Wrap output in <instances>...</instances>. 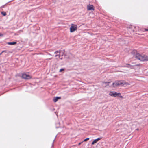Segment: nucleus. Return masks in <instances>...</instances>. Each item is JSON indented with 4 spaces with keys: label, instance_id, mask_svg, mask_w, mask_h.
Returning <instances> with one entry per match:
<instances>
[{
    "label": "nucleus",
    "instance_id": "obj_1",
    "mask_svg": "<svg viewBox=\"0 0 148 148\" xmlns=\"http://www.w3.org/2000/svg\"><path fill=\"white\" fill-rule=\"evenodd\" d=\"M134 56L141 61H148V57L145 55H140L139 53H136Z\"/></svg>",
    "mask_w": 148,
    "mask_h": 148
},
{
    "label": "nucleus",
    "instance_id": "obj_2",
    "mask_svg": "<svg viewBox=\"0 0 148 148\" xmlns=\"http://www.w3.org/2000/svg\"><path fill=\"white\" fill-rule=\"evenodd\" d=\"M109 95L111 96L116 97L117 96H119L121 98H122L123 97L121 96H120L121 93H117L114 91H110L109 92Z\"/></svg>",
    "mask_w": 148,
    "mask_h": 148
},
{
    "label": "nucleus",
    "instance_id": "obj_3",
    "mask_svg": "<svg viewBox=\"0 0 148 148\" xmlns=\"http://www.w3.org/2000/svg\"><path fill=\"white\" fill-rule=\"evenodd\" d=\"M117 85H130V83L126 82L124 80H120V81H116Z\"/></svg>",
    "mask_w": 148,
    "mask_h": 148
},
{
    "label": "nucleus",
    "instance_id": "obj_4",
    "mask_svg": "<svg viewBox=\"0 0 148 148\" xmlns=\"http://www.w3.org/2000/svg\"><path fill=\"white\" fill-rule=\"evenodd\" d=\"M77 29V26L76 25L71 24L70 28V31L71 32H74Z\"/></svg>",
    "mask_w": 148,
    "mask_h": 148
},
{
    "label": "nucleus",
    "instance_id": "obj_5",
    "mask_svg": "<svg viewBox=\"0 0 148 148\" xmlns=\"http://www.w3.org/2000/svg\"><path fill=\"white\" fill-rule=\"evenodd\" d=\"M22 77L23 78L26 79H28L31 78V77L29 74L25 73L23 74Z\"/></svg>",
    "mask_w": 148,
    "mask_h": 148
},
{
    "label": "nucleus",
    "instance_id": "obj_6",
    "mask_svg": "<svg viewBox=\"0 0 148 148\" xmlns=\"http://www.w3.org/2000/svg\"><path fill=\"white\" fill-rule=\"evenodd\" d=\"M102 138V137L99 138L95 140H94L92 143V145H94L98 141L101 140Z\"/></svg>",
    "mask_w": 148,
    "mask_h": 148
},
{
    "label": "nucleus",
    "instance_id": "obj_7",
    "mask_svg": "<svg viewBox=\"0 0 148 148\" xmlns=\"http://www.w3.org/2000/svg\"><path fill=\"white\" fill-rule=\"evenodd\" d=\"M87 8L88 10H94V9L93 8V5H88L87 7Z\"/></svg>",
    "mask_w": 148,
    "mask_h": 148
},
{
    "label": "nucleus",
    "instance_id": "obj_8",
    "mask_svg": "<svg viewBox=\"0 0 148 148\" xmlns=\"http://www.w3.org/2000/svg\"><path fill=\"white\" fill-rule=\"evenodd\" d=\"M64 53V50H59V57H60V56H63Z\"/></svg>",
    "mask_w": 148,
    "mask_h": 148
},
{
    "label": "nucleus",
    "instance_id": "obj_9",
    "mask_svg": "<svg viewBox=\"0 0 148 148\" xmlns=\"http://www.w3.org/2000/svg\"><path fill=\"white\" fill-rule=\"evenodd\" d=\"M60 97H55L53 99V101L55 102H57V101L58 100V99H60Z\"/></svg>",
    "mask_w": 148,
    "mask_h": 148
},
{
    "label": "nucleus",
    "instance_id": "obj_10",
    "mask_svg": "<svg viewBox=\"0 0 148 148\" xmlns=\"http://www.w3.org/2000/svg\"><path fill=\"white\" fill-rule=\"evenodd\" d=\"M112 85L113 87H116V86H118V85H117V84L116 81H115L112 84Z\"/></svg>",
    "mask_w": 148,
    "mask_h": 148
},
{
    "label": "nucleus",
    "instance_id": "obj_11",
    "mask_svg": "<svg viewBox=\"0 0 148 148\" xmlns=\"http://www.w3.org/2000/svg\"><path fill=\"white\" fill-rule=\"evenodd\" d=\"M16 43V42H9L8 43V44L9 45H15Z\"/></svg>",
    "mask_w": 148,
    "mask_h": 148
},
{
    "label": "nucleus",
    "instance_id": "obj_12",
    "mask_svg": "<svg viewBox=\"0 0 148 148\" xmlns=\"http://www.w3.org/2000/svg\"><path fill=\"white\" fill-rule=\"evenodd\" d=\"M110 83V82H103V86H107L108 84L109 83Z\"/></svg>",
    "mask_w": 148,
    "mask_h": 148
},
{
    "label": "nucleus",
    "instance_id": "obj_13",
    "mask_svg": "<svg viewBox=\"0 0 148 148\" xmlns=\"http://www.w3.org/2000/svg\"><path fill=\"white\" fill-rule=\"evenodd\" d=\"M1 14L4 16H5L6 15V13L4 12H1Z\"/></svg>",
    "mask_w": 148,
    "mask_h": 148
},
{
    "label": "nucleus",
    "instance_id": "obj_14",
    "mask_svg": "<svg viewBox=\"0 0 148 148\" xmlns=\"http://www.w3.org/2000/svg\"><path fill=\"white\" fill-rule=\"evenodd\" d=\"M64 69H61L59 71L60 72H62L64 71Z\"/></svg>",
    "mask_w": 148,
    "mask_h": 148
},
{
    "label": "nucleus",
    "instance_id": "obj_15",
    "mask_svg": "<svg viewBox=\"0 0 148 148\" xmlns=\"http://www.w3.org/2000/svg\"><path fill=\"white\" fill-rule=\"evenodd\" d=\"M89 138H86V139H85L84 140V141H87V140H89Z\"/></svg>",
    "mask_w": 148,
    "mask_h": 148
},
{
    "label": "nucleus",
    "instance_id": "obj_16",
    "mask_svg": "<svg viewBox=\"0 0 148 148\" xmlns=\"http://www.w3.org/2000/svg\"><path fill=\"white\" fill-rule=\"evenodd\" d=\"M59 53V51H56V52H54L55 54H57V53Z\"/></svg>",
    "mask_w": 148,
    "mask_h": 148
},
{
    "label": "nucleus",
    "instance_id": "obj_17",
    "mask_svg": "<svg viewBox=\"0 0 148 148\" xmlns=\"http://www.w3.org/2000/svg\"><path fill=\"white\" fill-rule=\"evenodd\" d=\"M59 54H58V55H56V56H55V57H57L58 56V57H59H59H59Z\"/></svg>",
    "mask_w": 148,
    "mask_h": 148
},
{
    "label": "nucleus",
    "instance_id": "obj_18",
    "mask_svg": "<svg viewBox=\"0 0 148 148\" xmlns=\"http://www.w3.org/2000/svg\"><path fill=\"white\" fill-rule=\"evenodd\" d=\"M5 52V51H2V52L1 53H0V55H1V54H2V53H3V52Z\"/></svg>",
    "mask_w": 148,
    "mask_h": 148
},
{
    "label": "nucleus",
    "instance_id": "obj_19",
    "mask_svg": "<svg viewBox=\"0 0 148 148\" xmlns=\"http://www.w3.org/2000/svg\"><path fill=\"white\" fill-rule=\"evenodd\" d=\"M3 36V34L0 33V36Z\"/></svg>",
    "mask_w": 148,
    "mask_h": 148
},
{
    "label": "nucleus",
    "instance_id": "obj_20",
    "mask_svg": "<svg viewBox=\"0 0 148 148\" xmlns=\"http://www.w3.org/2000/svg\"><path fill=\"white\" fill-rule=\"evenodd\" d=\"M145 31H148V29H145Z\"/></svg>",
    "mask_w": 148,
    "mask_h": 148
},
{
    "label": "nucleus",
    "instance_id": "obj_21",
    "mask_svg": "<svg viewBox=\"0 0 148 148\" xmlns=\"http://www.w3.org/2000/svg\"><path fill=\"white\" fill-rule=\"evenodd\" d=\"M134 53H136V51H134Z\"/></svg>",
    "mask_w": 148,
    "mask_h": 148
},
{
    "label": "nucleus",
    "instance_id": "obj_22",
    "mask_svg": "<svg viewBox=\"0 0 148 148\" xmlns=\"http://www.w3.org/2000/svg\"><path fill=\"white\" fill-rule=\"evenodd\" d=\"M81 143H79V145H80V144H81Z\"/></svg>",
    "mask_w": 148,
    "mask_h": 148
}]
</instances>
